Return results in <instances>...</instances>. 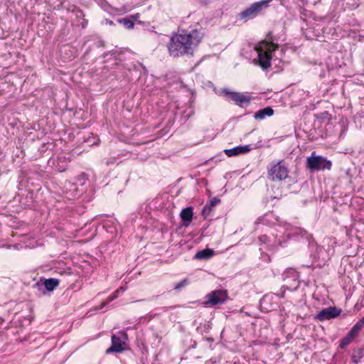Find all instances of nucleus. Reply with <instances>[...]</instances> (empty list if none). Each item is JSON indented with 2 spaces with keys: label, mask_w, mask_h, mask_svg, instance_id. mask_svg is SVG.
<instances>
[{
  "label": "nucleus",
  "mask_w": 364,
  "mask_h": 364,
  "mask_svg": "<svg viewBox=\"0 0 364 364\" xmlns=\"http://www.w3.org/2000/svg\"><path fill=\"white\" fill-rule=\"evenodd\" d=\"M202 38L203 34L198 30H193L188 33L183 31L181 33H175L171 36L168 44V53L174 58L192 55Z\"/></svg>",
  "instance_id": "obj_1"
},
{
  "label": "nucleus",
  "mask_w": 364,
  "mask_h": 364,
  "mask_svg": "<svg viewBox=\"0 0 364 364\" xmlns=\"http://www.w3.org/2000/svg\"><path fill=\"white\" fill-rule=\"evenodd\" d=\"M279 48L277 44L273 43L272 41H262L256 46L255 50L257 52L259 65L264 69H267L271 66V59L272 53Z\"/></svg>",
  "instance_id": "obj_2"
},
{
  "label": "nucleus",
  "mask_w": 364,
  "mask_h": 364,
  "mask_svg": "<svg viewBox=\"0 0 364 364\" xmlns=\"http://www.w3.org/2000/svg\"><path fill=\"white\" fill-rule=\"evenodd\" d=\"M289 170L284 160L272 162L267 169V178L273 181H281L289 176Z\"/></svg>",
  "instance_id": "obj_3"
},
{
  "label": "nucleus",
  "mask_w": 364,
  "mask_h": 364,
  "mask_svg": "<svg viewBox=\"0 0 364 364\" xmlns=\"http://www.w3.org/2000/svg\"><path fill=\"white\" fill-rule=\"evenodd\" d=\"M332 166L331 161L321 156H316L315 151L312 152L306 159V167L311 171L320 170H329Z\"/></svg>",
  "instance_id": "obj_4"
},
{
  "label": "nucleus",
  "mask_w": 364,
  "mask_h": 364,
  "mask_svg": "<svg viewBox=\"0 0 364 364\" xmlns=\"http://www.w3.org/2000/svg\"><path fill=\"white\" fill-rule=\"evenodd\" d=\"M228 298V294L224 290H216L206 296L205 304L215 306L224 302Z\"/></svg>",
  "instance_id": "obj_5"
},
{
  "label": "nucleus",
  "mask_w": 364,
  "mask_h": 364,
  "mask_svg": "<svg viewBox=\"0 0 364 364\" xmlns=\"http://www.w3.org/2000/svg\"><path fill=\"white\" fill-rule=\"evenodd\" d=\"M341 310L336 307H328L322 309L316 314V318L318 321H323L330 320L340 315Z\"/></svg>",
  "instance_id": "obj_6"
},
{
  "label": "nucleus",
  "mask_w": 364,
  "mask_h": 364,
  "mask_svg": "<svg viewBox=\"0 0 364 364\" xmlns=\"http://www.w3.org/2000/svg\"><path fill=\"white\" fill-rule=\"evenodd\" d=\"M223 92L225 95L228 96L230 100L234 101L235 104L239 105H242L243 103L248 102L250 101L249 97L240 92H231L228 90H223Z\"/></svg>",
  "instance_id": "obj_7"
},
{
  "label": "nucleus",
  "mask_w": 364,
  "mask_h": 364,
  "mask_svg": "<svg viewBox=\"0 0 364 364\" xmlns=\"http://www.w3.org/2000/svg\"><path fill=\"white\" fill-rule=\"evenodd\" d=\"M250 145L238 146L230 149H225L224 152L228 157L245 154L250 151Z\"/></svg>",
  "instance_id": "obj_8"
},
{
  "label": "nucleus",
  "mask_w": 364,
  "mask_h": 364,
  "mask_svg": "<svg viewBox=\"0 0 364 364\" xmlns=\"http://www.w3.org/2000/svg\"><path fill=\"white\" fill-rule=\"evenodd\" d=\"M124 343L119 337L113 335L112 336V346L107 350V352H122L124 349Z\"/></svg>",
  "instance_id": "obj_9"
},
{
  "label": "nucleus",
  "mask_w": 364,
  "mask_h": 364,
  "mask_svg": "<svg viewBox=\"0 0 364 364\" xmlns=\"http://www.w3.org/2000/svg\"><path fill=\"white\" fill-rule=\"evenodd\" d=\"M273 114H274L273 109L270 107H267L262 109L259 110L258 112H257L255 114V118L256 119H263L266 117H270V116L273 115Z\"/></svg>",
  "instance_id": "obj_10"
},
{
  "label": "nucleus",
  "mask_w": 364,
  "mask_h": 364,
  "mask_svg": "<svg viewBox=\"0 0 364 364\" xmlns=\"http://www.w3.org/2000/svg\"><path fill=\"white\" fill-rule=\"evenodd\" d=\"M262 6V4L260 3L254 4L251 6V7H250L249 9H247V10L242 13V16L245 18L252 16L255 13L259 11L261 9Z\"/></svg>",
  "instance_id": "obj_11"
},
{
  "label": "nucleus",
  "mask_w": 364,
  "mask_h": 364,
  "mask_svg": "<svg viewBox=\"0 0 364 364\" xmlns=\"http://www.w3.org/2000/svg\"><path fill=\"white\" fill-rule=\"evenodd\" d=\"M220 202L218 198H213L210 200V203L205 205L202 210V215L206 218L209 215L213 210V208Z\"/></svg>",
  "instance_id": "obj_12"
},
{
  "label": "nucleus",
  "mask_w": 364,
  "mask_h": 364,
  "mask_svg": "<svg viewBox=\"0 0 364 364\" xmlns=\"http://www.w3.org/2000/svg\"><path fill=\"white\" fill-rule=\"evenodd\" d=\"M214 255V252L211 249H205L201 251H198L196 255L195 258L199 259H208L210 257H212Z\"/></svg>",
  "instance_id": "obj_13"
},
{
  "label": "nucleus",
  "mask_w": 364,
  "mask_h": 364,
  "mask_svg": "<svg viewBox=\"0 0 364 364\" xmlns=\"http://www.w3.org/2000/svg\"><path fill=\"white\" fill-rule=\"evenodd\" d=\"M181 218L183 221L191 222L193 218V208L188 207L182 210L181 212Z\"/></svg>",
  "instance_id": "obj_14"
},
{
  "label": "nucleus",
  "mask_w": 364,
  "mask_h": 364,
  "mask_svg": "<svg viewBox=\"0 0 364 364\" xmlns=\"http://www.w3.org/2000/svg\"><path fill=\"white\" fill-rule=\"evenodd\" d=\"M59 284V280L58 279L50 278L46 279L44 282L45 288L48 291H53Z\"/></svg>",
  "instance_id": "obj_15"
},
{
  "label": "nucleus",
  "mask_w": 364,
  "mask_h": 364,
  "mask_svg": "<svg viewBox=\"0 0 364 364\" xmlns=\"http://www.w3.org/2000/svg\"><path fill=\"white\" fill-rule=\"evenodd\" d=\"M356 336V334H352V331L350 330L348 334L341 340L340 343V348H345Z\"/></svg>",
  "instance_id": "obj_16"
},
{
  "label": "nucleus",
  "mask_w": 364,
  "mask_h": 364,
  "mask_svg": "<svg viewBox=\"0 0 364 364\" xmlns=\"http://www.w3.org/2000/svg\"><path fill=\"white\" fill-rule=\"evenodd\" d=\"M364 327V316L359 320L351 328L352 334H358L359 331Z\"/></svg>",
  "instance_id": "obj_17"
},
{
  "label": "nucleus",
  "mask_w": 364,
  "mask_h": 364,
  "mask_svg": "<svg viewBox=\"0 0 364 364\" xmlns=\"http://www.w3.org/2000/svg\"><path fill=\"white\" fill-rule=\"evenodd\" d=\"M118 22L122 23L127 28H132L134 27V22L130 19V18L119 19Z\"/></svg>",
  "instance_id": "obj_18"
},
{
  "label": "nucleus",
  "mask_w": 364,
  "mask_h": 364,
  "mask_svg": "<svg viewBox=\"0 0 364 364\" xmlns=\"http://www.w3.org/2000/svg\"><path fill=\"white\" fill-rule=\"evenodd\" d=\"M124 289L123 287H120L119 289H118L114 294L113 296H110L108 297L107 299V303H109V302H111L112 301H113L114 299H115L116 298L118 297V295L119 294V292H123L124 291Z\"/></svg>",
  "instance_id": "obj_19"
},
{
  "label": "nucleus",
  "mask_w": 364,
  "mask_h": 364,
  "mask_svg": "<svg viewBox=\"0 0 364 364\" xmlns=\"http://www.w3.org/2000/svg\"><path fill=\"white\" fill-rule=\"evenodd\" d=\"M188 283V279H184L183 280H182L181 282H180L179 283H178L176 287H175V289H177V290H179L181 289L183 287H184L186 284Z\"/></svg>",
  "instance_id": "obj_20"
},
{
  "label": "nucleus",
  "mask_w": 364,
  "mask_h": 364,
  "mask_svg": "<svg viewBox=\"0 0 364 364\" xmlns=\"http://www.w3.org/2000/svg\"><path fill=\"white\" fill-rule=\"evenodd\" d=\"M139 18V14H135L132 15V16H130V19H131L132 21H137V19H138Z\"/></svg>",
  "instance_id": "obj_21"
},
{
  "label": "nucleus",
  "mask_w": 364,
  "mask_h": 364,
  "mask_svg": "<svg viewBox=\"0 0 364 364\" xmlns=\"http://www.w3.org/2000/svg\"><path fill=\"white\" fill-rule=\"evenodd\" d=\"M107 304V303H102V305H101V309L103 308L105 305Z\"/></svg>",
  "instance_id": "obj_22"
}]
</instances>
